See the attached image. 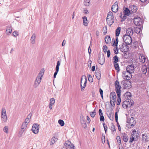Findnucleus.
Returning <instances> with one entry per match:
<instances>
[{"label": "nucleus", "mask_w": 149, "mask_h": 149, "mask_svg": "<svg viewBox=\"0 0 149 149\" xmlns=\"http://www.w3.org/2000/svg\"><path fill=\"white\" fill-rule=\"evenodd\" d=\"M122 136L123 137V140L125 142H127L128 140V138L126 134L124 133L122 134Z\"/></svg>", "instance_id": "obj_24"}, {"label": "nucleus", "mask_w": 149, "mask_h": 149, "mask_svg": "<svg viewBox=\"0 0 149 149\" xmlns=\"http://www.w3.org/2000/svg\"><path fill=\"white\" fill-rule=\"evenodd\" d=\"M131 136H134L136 138V140L137 141L139 138V135L138 133L136 132V131L135 130H134L132 131Z\"/></svg>", "instance_id": "obj_19"}, {"label": "nucleus", "mask_w": 149, "mask_h": 149, "mask_svg": "<svg viewBox=\"0 0 149 149\" xmlns=\"http://www.w3.org/2000/svg\"><path fill=\"white\" fill-rule=\"evenodd\" d=\"M82 19H83V24L85 26H87L88 22L87 19V17L86 16H84L82 17Z\"/></svg>", "instance_id": "obj_23"}, {"label": "nucleus", "mask_w": 149, "mask_h": 149, "mask_svg": "<svg viewBox=\"0 0 149 149\" xmlns=\"http://www.w3.org/2000/svg\"><path fill=\"white\" fill-rule=\"evenodd\" d=\"M110 99V103L111 105V106H114L115 104V101L116 100H113L111 99Z\"/></svg>", "instance_id": "obj_45"}, {"label": "nucleus", "mask_w": 149, "mask_h": 149, "mask_svg": "<svg viewBox=\"0 0 149 149\" xmlns=\"http://www.w3.org/2000/svg\"><path fill=\"white\" fill-rule=\"evenodd\" d=\"M8 128L7 126H5L3 128V130L4 132L8 133Z\"/></svg>", "instance_id": "obj_57"}, {"label": "nucleus", "mask_w": 149, "mask_h": 149, "mask_svg": "<svg viewBox=\"0 0 149 149\" xmlns=\"http://www.w3.org/2000/svg\"><path fill=\"white\" fill-rule=\"evenodd\" d=\"M126 71H125L127 72L128 73L131 74L134 71V66L132 65H128L126 68Z\"/></svg>", "instance_id": "obj_9"}, {"label": "nucleus", "mask_w": 149, "mask_h": 149, "mask_svg": "<svg viewBox=\"0 0 149 149\" xmlns=\"http://www.w3.org/2000/svg\"><path fill=\"white\" fill-rule=\"evenodd\" d=\"M134 118L132 117H131V118H127V121H128V120H130V121L132 120L133 121H134L135 120H134Z\"/></svg>", "instance_id": "obj_62"}, {"label": "nucleus", "mask_w": 149, "mask_h": 149, "mask_svg": "<svg viewBox=\"0 0 149 149\" xmlns=\"http://www.w3.org/2000/svg\"><path fill=\"white\" fill-rule=\"evenodd\" d=\"M116 96L114 92H111L110 95V99L116 100Z\"/></svg>", "instance_id": "obj_25"}, {"label": "nucleus", "mask_w": 149, "mask_h": 149, "mask_svg": "<svg viewBox=\"0 0 149 149\" xmlns=\"http://www.w3.org/2000/svg\"><path fill=\"white\" fill-rule=\"evenodd\" d=\"M57 141V139L55 137H52L51 140L50 145H53Z\"/></svg>", "instance_id": "obj_31"}, {"label": "nucleus", "mask_w": 149, "mask_h": 149, "mask_svg": "<svg viewBox=\"0 0 149 149\" xmlns=\"http://www.w3.org/2000/svg\"><path fill=\"white\" fill-rule=\"evenodd\" d=\"M110 129L112 131L113 133L114 132L116 131L115 127L114 125L113 124H112L111 125V126Z\"/></svg>", "instance_id": "obj_53"}, {"label": "nucleus", "mask_w": 149, "mask_h": 149, "mask_svg": "<svg viewBox=\"0 0 149 149\" xmlns=\"http://www.w3.org/2000/svg\"><path fill=\"white\" fill-rule=\"evenodd\" d=\"M123 39L124 42L127 45H130L132 42V38L131 36L128 35H124Z\"/></svg>", "instance_id": "obj_2"}, {"label": "nucleus", "mask_w": 149, "mask_h": 149, "mask_svg": "<svg viewBox=\"0 0 149 149\" xmlns=\"http://www.w3.org/2000/svg\"><path fill=\"white\" fill-rule=\"evenodd\" d=\"M123 13L125 15L129 16L131 14L130 10L128 8H125L123 9Z\"/></svg>", "instance_id": "obj_17"}, {"label": "nucleus", "mask_w": 149, "mask_h": 149, "mask_svg": "<svg viewBox=\"0 0 149 149\" xmlns=\"http://www.w3.org/2000/svg\"><path fill=\"white\" fill-rule=\"evenodd\" d=\"M44 74V72L43 71H40L38 74L36 78L41 79H42V77Z\"/></svg>", "instance_id": "obj_33"}, {"label": "nucleus", "mask_w": 149, "mask_h": 149, "mask_svg": "<svg viewBox=\"0 0 149 149\" xmlns=\"http://www.w3.org/2000/svg\"><path fill=\"white\" fill-rule=\"evenodd\" d=\"M129 46L127 45L122 43L119 45V49L121 51L123 52H127L129 49Z\"/></svg>", "instance_id": "obj_4"}, {"label": "nucleus", "mask_w": 149, "mask_h": 149, "mask_svg": "<svg viewBox=\"0 0 149 149\" xmlns=\"http://www.w3.org/2000/svg\"><path fill=\"white\" fill-rule=\"evenodd\" d=\"M25 130L21 129L20 130V131H19V137H21L22 136V134H23Z\"/></svg>", "instance_id": "obj_46"}, {"label": "nucleus", "mask_w": 149, "mask_h": 149, "mask_svg": "<svg viewBox=\"0 0 149 149\" xmlns=\"http://www.w3.org/2000/svg\"><path fill=\"white\" fill-rule=\"evenodd\" d=\"M141 70L143 74H146L147 72V69L146 66H144L143 67Z\"/></svg>", "instance_id": "obj_37"}, {"label": "nucleus", "mask_w": 149, "mask_h": 149, "mask_svg": "<svg viewBox=\"0 0 149 149\" xmlns=\"http://www.w3.org/2000/svg\"><path fill=\"white\" fill-rule=\"evenodd\" d=\"M90 114L92 117L94 118L96 115V111L95 110H94L93 112H90Z\"/></svg>", "instance_id": "obj_47"}, {"label": "nucleus", "mask_w": 149, "mask_h": 149, "mask_svg": "<svg viewBox=\"0 0 149 149\" xmlns=\"http://www.w3.org/2000/svg\"><path fill=\"white\" fill-rule=\"evenodd\" d=\"M118 2L116 1L113 4L111 7V10L114 13H116L117 12L118 10Z\"/></svg>", "instance_id": "obj_13"}, {"label": "nucleus", "mask_w": 149, "mask_h": 149, "mask_svg": "<svg viewBox=\"0 0 149 149\" xmlns=\"http://www.w3.org/2000/svg\"><path fill=\"white\" fill-rule=\"evenodd\" d=\"M121 30V28L120 27H118L117 28L116 30V37L118 36L120 33Z\"/></svg>", "instance_id": "obj_30"}, {"label": "nucleus", "mask_w": 149, "mask_h": 149, "mask_svg": "<svg viewBox=\"0 0 149 149\" xmlns=\"http://www.w3.org/2000/svg\"><path fill=\"white\" fill-rule=\"evenodd\" d=\"M98 63L101 65H103L104 63L105 62V58L103 54L99 56L98 60Z\"/></svg>", "instance_id": "obj_14"}, {"label": "nucleus", "mask_w": 149, "mask_h": 149, "mask_svg": "<svg viewBox=\"0 0 149 149\" xmlns=\"http://www.w3.org/2000/svg\"><path fill=\"white\" fill-rule=\"evenodd\" d=\"M133 101L130 100L124 101L122 104L123 107L124 108H127L130 107L133 105Z\"/></svg>", "instance_id": "obj_1"}, {"label": "nucleus", "mask_w": 149, "mask_h": 149, "mask_svg": "<svg viewBox=\"0 0 149 149\" xmlns=\"http://www.w3.org/2000/svg\"><path fill=\"white\" fill-rule=\"evenodd\" d=\"M113 50L115 54H117L118 53V49L116 47V48H114L113 49Z\"/></svg>", "instance_id": "obj_59"}, {"label": "nucleus", "mask_w": 149, "mask_h": 149, "mask_svg": "<svg viewBox=\"0 0 149 149\" xmlns=\"http://www.w3.org/2000/svg\"><path fill=\"white\" fill-rule=\"evenodd\" d=\"M81 124L82 127L84 128H86L87 125L86 122H81Z\"/></svg>", "instance_id": "obj_44"}, {"label": "nucleus", "mask_w": 149, "mask_h": 149, "mask_svg": "<svg viewBox=\"0 0 149 149\" xmlns=\"http://www.w3.org/2000/svg\"><path fill=\"white\" fill-rule=\"evenodd\" d=\"M13 34L14 36L16 37L18 35V33L17 31H15L13 32Z\"/></svg>", "instance_id": "obj_60"}, {"label": "nucleus", "mask_w": 149, "mask_h": 149, "mask_svg": "<svg viewBox=\"0 0 149 149\" xmlns=\"http://www.w3.org/2000/svg\"><path fill=\"white\" fill-rule=\"evenodd\" d=\"M139 59L140 60V61L143 63H144L146 61V57L142 54H140L139 56Z\"/></svg>", "instance_id": "obj_27"}, {"label": "nucleus", "mask_w": 149, "mask_h": 149, "mask_svg": "<svg viewBox=\"0 0 149 149\" xmlns=\"http://www.w3.org/2000/svg\"><path fill=\"white\" fill-rule=\"evenodd\" d=\"M114 17L113 16L109 17H107V21L108 25L110 26L114 22Z\"/></svg>", "instance_id": "obj_12"}, {"label": "nucleus", "mask_w": 149, "mask_h": 149, "mask_svg": "<svg viewBox=\"0 0 149 149\" xmlns=\"http://www.w3.org/2000/svg\"><path fill=\"white\" fill-rule=\"evenodd\" d=\"M115 86L116 87V91L117 95L119 96L120 94L121 91L120 90L121 87L119 85V81L116 80L115 81Z\"/></svg>", "instance_id": "obj_6"}, {"label": "nucleus", "mask_w": 149, "mask_h": 149, "mask_svg": "<svg viewBox=\"0 0 149 149\" xmlns=\"http://www.w3.org/2000/svg\"><path fill=\"white\" fill-rule=\"evenodd\" d=\"M126 33L127 35L130 36H132L133 33V29L132 28H129L127 30Z\"/></svg>", "instance_id": "obj_21"}, {"label": "nucleus", "mask_w": 149, "mask_h": 149, "mask_svg": "<svg viewBox=\"0 0 149 149\" xmlns=\"http://www.w3.org/2000/svg\"><path fill=\"white\" fill-rule=\"evenodd\" d=\"M142 139L143 141H145L146 142H148V141L147 136L145 134H143L142 135Z\"/></svg>", "instance_id": "obj_34"}, {"label": "nucleus", "mask_w": 149, "mask_h": 149, "mask_svg": "<svg viewBox=\"0 0 149 149\" xmlns=\"http://www.w3.org/2000/svg\"><path fill=\"white\" fill-rule=\"evenodd\" d=\"M64 145L67 148L69 149H75L74 146L73 144L69 140L66 141L64 143Z\"/></svg>", "instance_id": "obj_7"}, {"label": "nucleus", "mask_w": 149, "mask_h": 149, "mask_svg": "<svg viewBox=\"0 0 149 149\" xmlns=\"http://www.w3.org/2000/svg\"><path fill=\"white\" fill-rule=\"evenodd\" d=\"M128 73L126 71H124L123 72V75H124L125 77L126 78H125V79L126 80H130L132 77L131 74L129 73V75H126V74Z\"/></svg>", "instance_id": "obj_20"}, {"label": "nucleus", "mask_w": 149, "mask_h": 149, "mask_svg": "<svg viewBox=\"0 0 149 149\" xmlns=\"http://www.w3.org/2000/svg\"><path fill=\"white\" fill-rule=\"evenodd\" d=\"M121 84H123L124 89H129L131 87V83L130 81L124 80L122 81Z\"/></svg>", "instance_id": "obj_5"}, {"label": "nucleus", "mask_w": 149, "mask_h": 149, "mask_svg": "<svg viewBox=\"0 0 149 149\" xmlns=\"http://www.w3.org/2000/svg\"><path fill=\"white\" fill-rule=\"evenodd\" d=\"M1 118L3 121L6 120L7 117L6 114V110L5 108H2L1 111Z\"/></svg>", "instance_id": "obj_11"}, {"label": "nucleus", "mask_w": 149, "mask_h": 149, "mask_svg": "<svg viewBox=\"0 0 149 149\" xmlns=\"http://www.w3.org/2000/svg\"><path fill=\"white\" fill-rule=\"evenodd\" d=\"M41 80V79L36 78L33 85L35 87H37L40 84Z\"/></svg>", "instance_id": "obj_22"}, {"label": "nucleus", "mask_w": 149, "mask_h": 149, "mask_svg": "<svg viewBox=\"0 0 149 149\" xmlns=\"http://www.w3.org/2000/svg\"><path fill=\"white\" fill-rule=\"evenodd\" d=\"M32 116V114L31 113L27 116V117L25 119V121H28L31 120V118Z\"/></svg>", "instance_id": "obj_41"}, {"label": "nucleus", "mask_w": 149, "mask_h": 149, "mask_svg": "<svg viewBox=\"0 0 149 149\" xmlns=\"http://www.w3.org/2000/svg\"><path fill=\"white\" fill-rule=\"evenodd\" d=\"M112 16H113V13L111 12V11L109 12L108 13V15H107V17H108H108H111Z\"/></svg>", "instance_id": "obj_55"}, {"label": "nucleus", "mask_w": 149, "mask_h": 149, "mask_svg": "<svg viewBox=\"0 0 149 149\" xmlns=\"http://www.w3.org/2000/svg\"><path fill=\"white\" fill-rule=\"evenodd\" d=\"M28 123L27 122H24L22 124L21 127V129L25 130Z\"/></svg>", "instance_id": "obj_32"}, {"label": "nucleus", "mask_w": 149, "mask_h": 149, "mask_svg": "<svg viewBox=\"0 0 149 149\" xmlns=\"http://www.w3.org/2000/svg\"><path fill=\"white\" fill-rule=\"evenodd\" d=\"M117 96L118 97V98L117 100V105H119L121 102V98L120 97V94L119 96L118 95H117Z\"/></svg>", "instance_id": "obj_48"}, {"label": "nucleus", "mask_w": 149, "mask_h": 149, "mask_svg": "<svg viewBox=\"0 0 149 149\" xmlns=\"http://www.w3.org/2000/svg\"><path fill=\"white\" fill-rule=\"evenodd\" d=\"M100 116V121H104V119L103 115Z\"/></svg>", "instance_id": "obj_61"}, {"label": "nucleus", "mask_w": 149, "mask_h": 149, "mask_svg": "<svg viewBox=\"0 0 149 149\" xmlns=\"http://www.w3.org/2000/svg\"><path fill=\"white\" fill-rule=\"evenodd\" d=\"M114 64V67L115 69L116 70H117L118 71L120 70L119 66L118 63H115Z\"/></svg>", "instance_id": "obj_51"}, {"label": "nucleus", "mask_w": 149, "mask_h": 149, "mask_svg": "<svg viewBox=\"0 0 149 149\" xmlns=\"http://www.w3.org/2000/svg\"><path fill=\"white\" fill-rule=\"evenodd\" d=\"M108 117L110 120H113V114L112 113H110L108 115Z\"/></svg>", "instance_id": "obj_40"}, {"label": "nucleus", "mask_w": 149, "mask_h": 149, "mask_svg": "<svg viewBox=\"0 0 149 149\" xmlns=\"http://www.w3.org/2000/svg\"><path fill=\"white\" fill-rule=\"evenodd\" d=\"M134 22L136 26L140 25L142 23L141 18L139 17L134 18Z\"/></svg>", "instance_id": "obj_10"}, {"label": "nucleus", "mask_w": 149, "mask_h": 149, "mask_svg": "<svg viewBox=\"0 0 149 149\" xmlns=\"http://www.w3.org/2000/svg\"><path fill=\"white\" fill-rule=\"evenodd\" d=\"M131 93L130 92H127L126 93H125V94L124 95V96H125L126 95L127 97V98H128V100H130L129 98H131Z\"/></svg>", "instance_id": "obj_39"}, {"label": "nucleus", "mask_w": 149, "mask_h": 149, "mask_svg": "<svg viewBox=\"0 0 149 149\" xmlns=\"http://www.w3.org/2000/svg\"><path fill=\"white\" fill-rule=\"evenodd\" d=\"M90 0H85L84 2V5L86 6H88L90 4Z\"/></svg>", "instance_id": "obj_43"}, {"label": "nucleus", "mask_w": 149, "mask_h": 149, "mask_svg": "<svg viewBox=\"0 0 149 149\" xmlns=\"http://www.w3.org/2000/svg\"><path fill=\"white\" fill-rule=\"evenodd\" d=\"M95 76L97 79L98 80H100L101 78V74L100 72H97L95 73Z\"/></svg>", "instance_id": "obj_38"}, {"label": "nucleus", "mask_w": 149, "mask_h": 149, "mask_svg": "<svg viewBox=\"0 0 149 149\" xmlns=\"http://www.w3.org/2000/svg\"><path fill=\"white\" fill-rule=\"evenodd\" d=\"M127 53V52H124L122 55L123 57L126 58H127L128 57Z\"/></svg>", "instance_id": "obj_63"}, {"label": "nucleus", "mask_w": 149, "mask_h": 149, "mask_svg": "<svg viewBox=\"0 0 149 149\" xmlns=\"http://www.w3.org/2000/svg\"><path fill=\"white\" fill-rule=\"evenodd\" d=\"M60 65V63L59 61H58L57 63V65L56 67V72H54V78H55L56 75L59 71V67Z\"/></svg>", "instance_id": "obj_15"}, {"label": "nucleus", "mask_w": 149, "mask_h": 149, "mask_svg": "<svg viewBox=\"0 0 149 149\" xmlns=\"http://www.w3.org/2000/svg\"><path fill=\"white\" fill-rule=\"evenodd\" d=\"M113 61L114 63H117L119 61L118 59V57L117 56H114L113 58Z\"/></svg>", "instance_id": "obj_35"}, {"label": "nucleus", "mask_w": 149, "mask_h": 149, "mask_svg": "<svg viewBox=\"0 0 149 149\" xmlns=\"http://www.w3.org/2000/svg\"><path fill=\"white\" fill-rule=\"evenodd\" d=\"M131 14L136 13L138 9L137 7L134 5H131L129 7Z\"/></svg>", "instance_id": "obj_16"}, {"label": "nucleus", "mask_w": 149, "mask_h": 149, "mask_svg": "<svg viewBox=\"0 0 149 149\" xmlns=\"http://www.w3.org/2000/svg\"><path fill=\"white\" fill-rule=\"evenodd\" d=\"M136 123V122H127L126 125L129 128H132Z\"/></svg>", "instance_id": "obj_18"}, {"label": "nucleus", "mask_w": 149, "mask_h": 149, "mask_svg": "<svg viewBox=\"0 0 149 149\" xmlns=\"http://www.w3.org/2000/svg\"><path fill=\"white\" fill-rule=\"evenodd\" d=\"M55 102V100L54 98H52L50 100V102L49 104L53 105Z\"/></svg>", "instance_id": "obj_49"}, {"label": "nucleus", "mask_w": 149, "mask_h": 149, "mask_svg": "<svg viewBox=\"0 0 149 149\" xmlns=\"http://www.w3.org/2000/svg\"><path fill=\"white\" fill-rule=\"evenodd\" d=\"M103 125L104 128L105 132H106L107 131V127L104 123H103Z\"/></svg>", "instance_id": "obj_58"}, {"label": "nucleus", "mask_w": 149, "mask_h": 149, "mask_svg": "<svg viewBox=\"0 0 149 149\" xmlns=\"http://www.w3.org/2000/svg\"><path fill=\"white\" fill-rule=\"evenodd\" d=\"M107 49V47L106 45L104 46L103 47V49L104 52L106 53Z\"/></svg>", "instance_id": "obj_56"}, {"label": "nucleus", "mask_w": 149, "mask_h": 149, "mask_svg": "<svg viewBox=\"0 0 149 149\" xmlns=\"http://www.w3.org/2000/svg\"><path fill=\"white\" fill-rule=\"evenodd\" d=\"M116 139L117 140V142L118 143V145L120 146V145H121V142L120 136H117Z\"/></svg>", "instance_id": "obj_42"}, {"label": "nucleus", "mask_w": 149, "mask_h": 149, "mask_svg": "<svg viewBox=\"0 0 149 149\" xmlns=\"http://www.w3.org/2000/svg\"><path fill=\"white\" fill-rule=\"evenodd\" d=\"M39 129V125L38 124H34L33 125L31 130L33 133L37 134L38 132Z\"/></svg>", "instance_id": "obj_8"}, {"label": "nucleus", "mask_w": 149, "mask_h": 149, "mask_svg": "<svg viewBox=\"0 0 149 149\" xmlns=\"http://www.w3.org/2000/svg\"><path fill=\"white\" fill-rule=\"evenodd\" d=\"M136 141V138L134 137V136H131L130 138L129 142L130 143H132L133 141Z\"/></svg>", "instance_id": "obj_50"}, {"label": "nucleus", "mask_w": 149, "mask_h": 149, "mask_svg": "<svg viewBox=\"0 0 149 149\" xmlns=\"http://www.w3.org/2000/svg\"><path fill=\"white\" fill-rule=\"evenodd\" d=\"M83 13L85 14H88V10L86 9H84L83 10Z\"/></svg>", "instance_id": "obj_64"}, {"label": "nucleus", "mask_w": 149, "mask_h": 149, "mask_svg": "<svg viewBox=\"0 0 149 149\" xmlns=\"http://www.w3.org/2000/svg\"><path fill=\"white\" fill-rule=\"evenodd\" d=\"M36 36L35 34H33L30 39L31 43L32 44H33L35 43V40L36 39Z\"/></svg>", "instance_id": "obj_28"}, {"label": "nucleus", "mask_w": 149, "mask_h": 149, "mask_svg": "<svg viewBox=\"0 0 149 149\" xmlns=\"http://www.w3.org/2000/svg\"><path fill=\"white\" fill-rule=\"evenodd\" d=\"M105 40L107 44L109 43L111 41L110 37L108 36H106L105 38Z\"/></svg>", "instance_id": "obj_29"}, {"label": "nucleus", "mask_w": 149, "mask_h": 149, "mask_svg": "<svg viewBox=\"0 0 149 149\" xmlns=\"http://www.w3.org/2000/svg\"><path fill=\"white\" fill-rule=\"evenodd\" d=\"M88 76V81L91 82H92L93 81V78L91 76L90 74H88L87 76Z\"/></svg>", "instance_id": "obj_54"}, {"label": "nucleus", "mask_w": 149, "mask_h": 149, "mask_svg": "<svg viewBox=\"0 0 149 149\" xmlns=\"http://www.w3.org/2000/svg\"><path fill=\"white\" fill-rule=\"evenodd\" d=\"M103 31L104 35H105L107 33V26H105L103 29Z\"/></svg>", "instance_id": "obj_52"}, {"label": "nucleus", "mask_w": 149, "mask_h": 149, "mask_svg": "<svg viewBox=\"0 0 149 149\" xmlns=\"http://www.w3.org/2000/svg\"><path fill=\"white\" fill-rule=\"evenodd\" d=\"M7 29L6 31V33L7 34H9L11 33L12 31V27L10 26H7Z\"/></svg>", "instance_id": "obj_26"}, {"label": "nucleus", "mask_w": 149, "mask_h": 149, "mask_svg": "<svg viewBox=\"0 0 149 149\" xmlns=\"http://www.w3.org/2000/svg\"><path fill=\"white\" fill-rule=\"evenodd\" d=\"M87 83L86 77L85 75L82 76L81 80V90L82 91H84L85 87Z\"/></svg>", "instance_id": "obj_3"}, {"label": "nucleus", "mask_w": 149, "mask_h": 149, "mask_svg": "<svg viewBox=\"0 0 149 149\" xmlns=\"http://www.w3.org/2000/svg\"><path fill=\"white\" fill-rule=\"evenodd\" d=\"M118 37H116V41H114L113 44L112 46H115L116 47H117L118 44Z\"/></svg>", "instance_id": "obj_36"}]
</instances>
